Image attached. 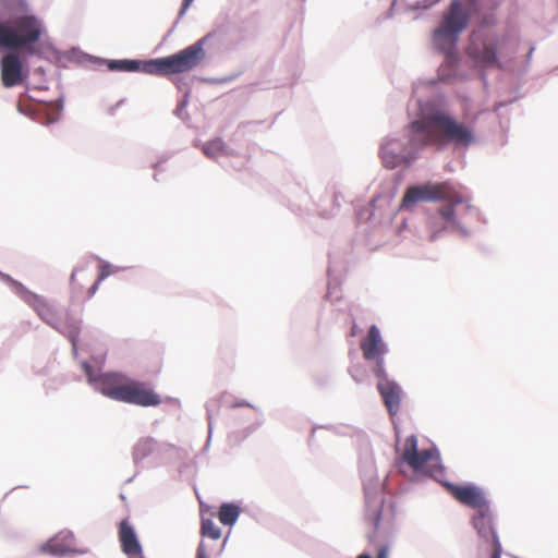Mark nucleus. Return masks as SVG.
Returning <instances> with one entry per match:
<instances>
[{"instance_id":"nucleus-25","label":"nucleus","mask_w":558,"mask_h":558,"mask_svg":"<svg viewBox=\"0 0 558 558\" xmlns=\"http://www.w3.org/2000/svg\"><path fill=\"white\" fill-rule=\"evenodd\" d=\"M208 551L209 549L207 548L206 543L201 541L197 547L196 558H208Z\"/></svg>"},{"instance_id":"nucleus-8","label":"nucleus","mask_w":558,"mask_h":558,"mask_svg":"<svg viewBox=\"0 0 558 558\" xmlns=\"http://www.w3.org/2000/svg\"><path fill=\"white\" fill-rule=\"evenodd\" d=\"M361 350L363 357L366 361H373L372 368L375 376L385 375L384 355L387 352V347L383 341L380 331L376 325L368 328L367 335L361 340Z\"/></svg>"},{"instance_id":"nucleus-28","label":"nucleus","mask_w":558,"mask_h":558,"mask_svg":"<svg viewBox=\"0 0 558 558\" xmlns=\"http://www.w3.org/2000/svg\"><path fill=\"white\" fill-rule=\"evenodd\" d=\"M355 332H356V329H353V330L351 331V335H352V336H354V335H355Z\"/></svg>"},{"instance_id":"nucleus-14","label":"nucleus","mask_w":558,"mask_h":558,"mask_svg":"<svg viewBox=\"0 0 558 558\" xmlns=\"http://www.w3.org/2000/svg\"><path fill=\"white\" fill-rule=\"evenodd\" d=\"M376 377L379 379L377 384V389L384 400V403L388 412L391 415H395L400 408L402 390L396 381L390 380L387 377L386 372L385 375Z\"/></svg>"},{"instance_id":"nucleus-13","label":"nucleus","mask_w":558,"mask_h":558,"mask_svg":"<svg viewBox=\"0 0 558 558\" xmlns=\"http://www.w3.org/2000/svg\"><path fill=\"white\" fill-rule=\"evenodd\" d=\"M0 69L1 81L7 88L20 85L27 76L22 60L15 52H9L1 58Z\"/></svg>"},{"instance_id":"nucleus-1","label":"nucleus","mask_w":558,"mask_h":558,"mask_svg":"<svg viewBox=\"0 0 558 558\" xmlns=\"http://www.w3.org/2000/svg\"><path fill=\"white\" fill-rule=\"evenodd\" d=\"M474 129L458 121L442 110H436L413 121L408 128V147L405 153L397 154V141L390 140L380 148L385 167L393 169L415 158V153L425 146L442 148L448 144L457 147H469L475 143Z\"/></svg>"},{"instance_id":"nucleus-27","label":"nucleus","mask_w":558,"mask_h":558,"mask_svg":"<svg viewBox=\"0 0 558 558\" xmlns=\"http://www.w3.org/2000/svg\"><path fill=\"white\" fill-rule=\"evenodd\" d=\"M436 238V233H433L430 239L434 240Z\"/></svg>"},{"instance_id":"nucleus-9","label":"nucleus","mask_w":558,"mask_h":558,"mask_svg":"<svg viewBox=\"0 0 558 558\" xmlns=\"http://www.w3.org/2000/svg\"><path fill=\"white\" fill-rule=\"evenodd\" d=\"M1 278L13 288L19 296L25 303H27L43 320L49 325L54 326V324L58 322V315L54 307L50 303H48L44 298L27 290L21 282L12 279L10 276L2 274Z\"/></svg>"},{"instance_id":"nucleus-2","label":"nucleus","mask_w":558,"mask_h":558,"mask_svg":"<svg viewBox=\"0 0 558 558\" xmlns=\"http://www.w3.org/2000/svg\"><path fill=\"white\" fill-rule=\"evenodd\" d=\"M417 202H448V205L438 210V215L445 222L444 229L462 235L470 234L468 226L474 216V208L449 182L408 187L402 198V208L409 209L412 204Z\"/></svg>"},{"instance_id":"nucleus-10","label":"nucleus","mask_w":558,"mask_h":558,"mask_svg":"<svg viewBox=\"0 0 558 558\" xmlns=\"http://www.w3.org/2000/svg\"><path fill=\"white\" fill-rule=\"evenodd\" d=\"M472 522L474 529L477 531L478 536L483 538L485 542L490 543V558H500L502 547L496 533L494 517L490 511L489 505L486 507V509L483 508L476 511L472 518Z\"/></svg>"},{"instance_id":"nucleus-5","label":"nucleus","mask_w":558,"mask_h":558,"mask_svg":"<svg viewBox=\"0 0 558 558\" xmlns=\"http://www.w3.org/2000/svg\"><path fill=\"white\" fill-rule=\"evenodd\" d=\"M206 38H202L172 56L146 61L144 73L154 75H171L187 72L196 68L205 58Z\"/></svg>"},{"instance_id":"nucleus-24","label":"nucleus","mask_w":558,"mask_h":558,"mask_svg":"<svg viewBox=\"0 0 558 558\" xmlns=\"http://www.w3.org/2000/svg\"><path fill=\"white\" fill-rule=\"evenodd\" d=\"M388 554H389V547L387 545H383L379 547V549L377 551V558H388ZM357 558H373V557L368 554H361L357 556Z\"/></svg>"},{"instance_id":"nucleus-11","label":"nucleus","mask_w":558,"mask_h":558,"mask_svg":"<svg viewBox=\"0 0 558 558\" xmlns=\"http://www.w3.org/2000/svg\"><path fill=\"white\" fill-rule=\"evenodd\" d=\"M366 520L375 533L380 531L389 533L395 526L396 509L393 505H384L381 498H375L367 505Z\"/></svg>"},{"instance_id":"nucleus-29","label":"nucleus","mask_w":558,"mask_h":558,"mask_svg":"<svg viewBox=\"0 0 558 558\" xmlns=\"http://www.w3.org/2000/svg\"><path fill=\"white\" fill-rule=\"evenodd\" d=\"M355 332H356V329H353V330L351 331V335H352V336H354V335H355Z\"/></svg>"},{"instance_id":"nucleus-15","label":"nucleus","mask_w":558,"mask_h":558,"mask_svg":"<svg viewBox=\"0 0 558 558\" xmlns=\"http://www.w3.org/2000/svg\"><path fill=\"white\" fill-rule=\"evenodd\" d=\"M118 534L121 549L129 558H144L136 533L126 519L120 522Z\"/></svg>"},{"instance_id":"nucleus-23","label":"nucleus","mask_w":558,"mask_h":558,"mask_svg":"<svg viewBox=\"0 0 558 558\" xmlns=\"http://www.w3.org/2000/svg\"><path fill=\"white\" fill-rule=\"evenodd\" d=\"M41 549H43V551L49 553L52 555H63L69 550L68 547L58 544L56 541H50Z\"/></svg>"},{"instance_id":"nucleus-4","label":"nucleus","mask_w":558,"mask_h":558,"mask_svg":"<svg viewBox=\"0 0 558 558\" xmlns=\"http://www.w3.org/2000/svg\"><path fill=\"white\" fill-rule=\"evenodd\" d=\"M44 33L43 22L35 15H21L12 21L0 20V48L24 50L28 54L37 51L34 45Z\"/></svg>"},{"instance_id":"nucleus-6","label":"nucleus","mask_w":558,"mask_h":558,"mask_svg":"<svg viewBox=\"0 0 558 558\" xmlns=\"http://www.w3.org/2000/svg\"><path fill=\"white\" fill-rule=\"evenodd\" d=\"M469 23V13L463 4L454 0L448 12L444 15L441 24L434 31V46L441 52L450 56L454 52L460 34Z\"/></svg>"},{"instance_id":"nucleus-21","label":"nucleus","mask_w":558,"mask_h":558,"mask_svg":"<svg viewBox=\"0 0 558 558\" xmlns=\"http://www.w3.org/2000/svg\"><path fill=\"white\" fill-rule=\"evenodd\" d=\"M92 279V272L86 267L77 268L71 276V284L73 290L81 291L84 288V282Z\"/></svg>"},{"instance_id":"nucleus-17","label":"nucleus","mask_w":558,"mask_h":558,"mask_svg":"<svg viewBox=\"0 0 558 558\" xmlns=\"http://www.w3.org/2000/svg\"><path fill=\"white\" fill-rule=\"evenodd\" d=\"M110 71H122V72H144L146 61L141 62L136 60H110L107 63Z\"/></svg>"},{"instance_id":"nucleus-18","label":"nucleus","mask_w":558,"mask_h":558,"mask_svg":"<svg viewBox=\"0 0 558 558\" xmlns=\"http://www.w3.org/2000/svg\"><path fill=\"white\" fill-rule=\"evenodd\" d=\"M240 515V508L234 504H222L219 508L218 519L223 525H233Z\"/></svg>"},{"instance_id":"nucleus-26","label":"nucleus","mask_w":558,"mask_h":558,"mask_svg":"<svg viewBox=\"0 0 558 558\" xmlns=\"http://www.w3.org/2000/svg\"><path fill=\"white\" fill-rule=\"evenodd\" d=\"M194 0H183L182 8H181V14H183L192 4Z\"/></svg>"},{"instance_id":"nucleus-19","label":"nucleus","mask_w":558,"mask_h":558,"mask_svg":"<svg viewBox=\"0 0 558 558\" xmlns=\"http://www.w3.org/2000/svg\"><path fill=\"white\" fill-rule=\"evenodd\" d=\"M203 153L211 159L228 154L225 142L221 138H214L203 145Z\"/></svg>"},{"instance_id":"nucleus-16","label":"nucleus","mask_w":558,"mask_h":558,"mask_svg":"<svg viewBox=\"0 0 558 558\" xmlns=\"http://www.w3.org/2000/svg\"><path fill=\"white\" fill-rule=\"evenodd\" d=\"M433 454L429 450H417V439L410 436L405 439L402 452V459L414 470H422L432 459Z\"/></svg>"},{"instance_id":"nucleus-20","label":"nucleus","mask_w":558,"mask_h":558,"mask_svg":"<svg viewBox=\"0 0 558 558\" xmlns=\"http://www.w3.org/2000/svg\"><path fill=\"white\" fill-rule=\"evenodd\" d=\"M201 536L204 542L205 538H210L217 542L221 538V530L211 519L202 518Z\"/></svg>"},{"instance_id":"nucleus-12","label":"nucleus","mask_w":558,"mask_h":558,"mask_svg":"<svg viewBox=\"0 0 558 558\" xmlns=\"http://www.w3.org/2000/svg\"><path fill=\"white\" fill-rule=\"evenodd\" d=\"M446 487L456 500L475 511L486 509L489 505L484 492L475 485L447 484Z\"/></svg>"},{"instance_id":"nucleus-3","label":"nucleus","mask_w":558,"mask_h":558,"mask_svg":"<svg viewBox=\"0 0 558 558\" xmlns=\"http://www.w3.org/2000/svg\"><path fill=\"white\" fill-rule=\"evenodd\" d=\"M83 368L94 389L109 399L144 408L161 403L160 395L146 381L136 380L121 372L96 375L88 363H84Z\"/></svg>"},{"instance_id":"nucleus-22","label":"nucleus","mask_w":558,"mask_h":558,"mask_svg":"<svg viewBox=\"0 0 558 558\" xmlns=\"http://www.w3.org/2000/svg\"><path fill=\"white\" fill-rule=\"evenodd\" d=\"M111 266L108 263H101L97 279L92 283L87 291V298H92L98 290L99 283L111 274Z\"/></svg>"},{"instance_id":"nucleus-7","label":"nucleus","mask_w":558,"mask_h":558,"mask_svg":"<svg viewBox=\"0 0 558 558\" xmlns=\"http://www.w3.org/2000/svg\"><path fill=\"white\" fill-rule=\"evenodd\" d=\"M497 49V37L488 34L473 33L466 52L476 63L483 66L500 68Z\"/></svg>"}]
</instances>
